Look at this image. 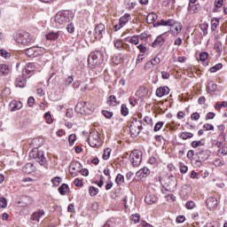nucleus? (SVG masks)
Wrapping results in <instances>:
<instances>
[{
  "mask_svg": "<svg viewBox=\"0 0 227 227\" xmlns=\"http://www.w3.org/2000/svg\"><path fill=\"white\" fill-rule=\"evenodd\" d=\"M74 19V13L70 11H59L56 15H55V26L57 27H63L65 24H68L70 20Z\"/></svg>",
  "mask_w": 227,
  "mask_h": 227,
  "instance_id": "f257e3e1",
  "label": "nucleus"
},
{
  "mask_svg": "<svg viewBox=\"0 0 227 227\" xmlns=\"http://www.w3.org/2000/svg\"><path fill=\"white\" fill-rule=\"evenodd\" d=\"M104 61V53L102 51H94L91 52L88 58V63L91 68L95 67H99Z\"/></svg>",
  "mask_w": 227,
  "mask_h": 227,
  "instance_id": "f03ea898",
  "label": "nucleus"
},
{
  "mask_svg": "<svg viewBox=\"0 0 227 227\" xmlns=\"http://www.w3.org/2000/svg\"><path fill=\"white\" fill-rule=\"evenodd\" d=\"M15 42L20 43L21 45H29L35 42V36L27 32L17 33L14 36Z\"/></svg>",
  "mask_w": 227,
  "mask_h": 227,
  "instance_id": "7ed1b4c3",
  "label": "nucleus"
},
{
  "mask_svg": "<svg viewBox=\"0 0 227 227\" xmlns=\"http://www.w3.org/2000/svg\"><path fill=\"white\" fill-rule=\"evenodd\" d=\"M30 159H35L40 166H45L47 164V158H45V153L35 148L29 153Z\"/></svg>",
  "mask_w": 227,
  "mask_h": 227,
  "instance_id": "20e7f679",
  "label": "nucleus"
},
{
  "mask_svg": "<svg viewBox=\"0 0 227 227\" xmlns=\"http://www.w3.org/2000/svg\"><path fill=\"white\" fill-rule=\"evenodd\" d=\"M88 142L90 146L92 148H97L100 146V134L97 130H92L90 132Z\"/></svg>",
  "mask_w": 227,
  "mask_h": 227,
  "instance_id": "39448f33",
  "label": "nucleus"
},
{
  "mask_svg": "<svg viewBox=\"0 0 227 227\" xmlns=\"http://www.w3.org/2000/svg\"><path fill=\"white\" fill-rule=\"evenodd\" d=\"M143 153L139 150H134L129 154V159L132 166L134 168H137L141 164V161L143 160Z\"/></svg>",
  "mask_w": 227,
  "mask_h": 227,
  "instance_id": "423d86ee",
  "label": "nucleus"
},
{
  "mask_svg": "<svg viewBox=\"0 0 227 227\" xmlns=\"http://www.w3.org/2000/svg\"><path fill=\"white\" fill-rule=\"evenodd\" d=\"M24 52L28 58H38V56H42V54H43V50L40 47L34 46L25 50Z\"/></svg>",
  "mask_w": 227,
  "mask_h": 227,
  "instance_id": "0eeeda50",
  "label": "nucleus"
},
{
  "mask_svg": "<svg viewBox=\"0 0 227 227\" xmlns=\"http://www.w3.org/2000/svg\"><path fill=\"white\" fill-rule=\"evenodd\" d=\"M104 35H106V26L100 23L94 28V36L96 40H102Z\"/></svg>",
  "mask_w": 227,
  "mask_h": 227,
  "instance_id": "6e6552de",
  "label": "nucleus"
},
{
  "mask_svg": "<svg viewBox=\"0 0 227 227\" xmlns=\"http://www.w3.org/2000/svg\"><path fill=\"white\" fill-rule=\"evenodd\" d=\"M45 38L50 42H56V40H61V38H63V31H51L45 35Z\"/></svg>",
  "mask_w": 227,
  "mask_h": 227,
  "instance_id": "1a4fd4ad",
  "label": "nucleus"
},
{
  "mask_svg": "<svg viewBox=\"0 0 227 227\" xmlns=\"http://www.w3.org/2000/svg\"><path fill=\"white\" fill-rule=\"evenodd\" d=\"M1 77H5V79L12 77V66L8 64L1 65Z\"/></svg>",
  "mask_w": 227,
  "mask_h": 227,
  "instance_id": "9d476101",
  "label": "nucleus"
},
{
  "mask_svg": "<svg viewBox=\"0 0 227 227\" xmlns=\"http://www.w3.org/2000/svg\"><path fill=\"white\" fill-rule=\"evenodd\" d=\"M27 74L26 73H23L21 76H18L15 81V86L17 88H26V84L27 82Z\"/></svg>",
  "mask_w": 227,
  "mask_h": 227,
  "instance_id": "9b49d317",
  "label": "nucleus"
},
{
  "mask_svg": "<svg viewBox=\"0 0 227 227\" xmlns=\"http://www.w3.org/2000/svg\"><path fill=\"white\" fill-rule=\"evenodd\" d=\"M137 123H140L139 121H137V119H134L129 126L131 137H137V136H139V129H137Z\"/></svg>",
  "mask_w": 227,
  "mask_h": 227,
  "instance_id": "f8f14e48",
  "label": "nucleus"
},
{
  "mask_svg": "<svg viewBox=\"0 0 227 227\" xmlns=\"http://www.w3.org/2000/svg\"><path fill=\"white\" fill-rule=\"evenodd\" d=\"M206 205L208 208V210H215L218 207L217 198L215 197H209L206 200Z\"/></svg>",
  "mask_w": 227,
  "mask_h": 227,
  "instance_id": "ddd939ff",
  "label": "nucleus"
},
{
  "mask_svg": "<svg viewBox=\"0 0 227 227\" xmlns=\"http://www.w3.org/2000/svg\"><path fill=\"white\" fill-rule=\"evenodd\" d=\"M165 184L168 187V191H175L176 189V177L173 176H168Z\"/></svg>",
  "mask_w": 227,
  "mask_h": 227,
  "instance_id": "4468645a",
  "label": "nucleus"
},
{
  "mask_svg": "<svg viewBox=\"0 0 227 227\" xmlns=\"http://www.w3.org/2000/svg\"><path fill=\"white\" fill-rule=\"evenodd\" d=\"M82 168V165L79 161H74L70 164L69 169L72 176H75V173L74 171H76V173L81 172V169Z\"/></svg>",
  "mask_w": 227,
  "mask_h": 227,
  "instance_id": "2eb2a0df",
  "label": "nucleus"
},
{
  "mask_svg": "<svg viewBox=\"0 0 227 227\" xmlns=\"http://www.w3.org/2000/svg\"><path fill=\"white\" fill-rule=\"evenodd\" d=\"M74 111L79 114H84V113H90L86 111V101H81L75 106Z\"/></svg>",
  "mask_w": 227,
  "mask_h": 227,
  "instance_id": "dca6fc26",
  "label": "nucleus"
},
{
  "mask_svg": "<svg viewBox=\"0 0 227 227\" xmlns=\"http://www.w3.org/2000/svg\"><path fill=\"white\" fill-rule=\"evenodd\" d=\"M175 24V20H160V21H157L153 24L154 27H159V26H169L170 27H173V25Z\"/></svg>",
  "mask_w": 227,
  "mask_h": 227,
  "instance_id": "f3484780",
  "label": "nucleus"
},
{
  "mask_svg": "<svg viewBox=\"0 0 227 227\" xmlns=\"http://www.w3.org/2000/svg\"><path fill=\"white\" fill-rule=\"evenodd\" d=\"M158 200L159 199L157 198V196H155V194H152V193H148L145 197V202L147 205H153V203H157Z\"/></svg>",
  "mask_w": 227,
  "mask_h": 227,
  "instance_id": "a211bd4d",
  "label": "nucleus"
},
{
  "mask_svg": "<svg viewBox=\"0 0 227 227\" xmlns=\"http://www.w3.org/2000/svg\"><path fill=\"white\" fill-rule=\"evenodd\" d=\"M35 72V63H28L25 67V70L23 71V74H26L27 77H31V74Z\"/></svg>",
  "mask_w": 227,
  "mask_h": 227,
  "instance_id": "6ab92c4d",
  "label": "nucleus"
},
{
  "mask_svg": "<svg viewBox=\"0 0 227 227\" xmlns=\"http://www.w3.org/2000/svg\"><path fill=\"white\" fill-rule=\"evenodd\" d=\"M169 94V88L168 87H160L156 90V97H159L160 98L161 97H164V95Z\"/></svg>",
  "mask_w": 227,
  "mask_h": 227,
  "instance_id": "aec40b11",
  "label": "nucleus"
},
{
  "mask_svg": "<svg viewBox=\"0 0 227 227\" xmlns=\"http://www.w3.org/2000/svg\"><path fill=\"white\" fill-rule=\"evenodd\" d=\"M149 173H150V169L145 167L136 173V176H137V178H146Z\"/></svg>",
  "mask_w": 227,
  "mask_h": 227,
  "instance_id": "412c9836",
  "label": "nucleus"
},
{
  "mask_svg": "<svg viewBox=\"0 0 227 227\" xmlns=\"http://www.w3.org/2000/svg\"><path fill=\"white\" fill-rule=\"evenodd\" d=\"M45 215V211L43 209H39L37 212H35L31 215V221H37L40 222V217Z\"/></svg>",
  "mask_w": 227,
  "mask_h": 227,
  "instance_id": "4be33fe9",
  "label": "nucleus"
},
{
  "mask_svg": "<svg viewBox=\"0 0 227 227\" xmlns=\"http://www.w3.org/2000/svg\"><path fill=\"white\" fill-rule=\"evenodd\" d=\"M9 106L11 107V111H19L20 109H22L23 105L20 101L12 100Z\"/></svg>",
  "mask_w": 227,
  "mask_h": 227,
  "instance_id": "5701e85b",
  "label": "nucleus"
},
{
  "mask_svg": "<svg viewBox=\"0 0 227 227\" xmlns=\"http://www.w3.org/2000/svg\"><path fill=\"white\" fill-rule=\"evenodd\" d=\"M165 42H166V39L162 37V35H160L156 37V39L153 43V47H157V46L162 47Z\"/></svg>",
  "mask_w": 227,
  "mask_h": 227,
  "instance_id": "b1692460",
  "label": "nucleus"
},
{
  "mask_svg": "<svg viewBox=\"0 0 227 227\" xmlns=\"http://www.w3.org/2000/svg\"><path fill=\"white\" fill-rule=\"evenodd\" d=\"M210 150H201L200 151L197 155L199 156V159H201V160H207L208 157H210Z\"/></svg>",
  "mask_w": 227,
  "mask_h": 227,
  "instance_id": "393cba45",
  "label": "nucleus"
},
{
  "mask_svg": "<svg viewBox=\"0 0 227 227\" xmlns=\"http://www.w3.org/2000/svg\"><path fill=\"white\" fill-rule=\"evenodd\" d=\"M12 58V51L4 49L1 50L2 61H8Z\"/></svg>",
  "mask_w": 227,
  "mask_h": 227,
  "instance_id": "a878e982",
  "label": "nucleus"
},
{
  "mask_svg": "<svg viewBox=\"0 0 227 227\" xmlns=\"http://www.w3.org/2000/svg\"><path fill=\"white\" fill-rule=\"evenodd\" d=\"M23 173H26L27 175H31L35 171V165L33 163H27L23 168Z\"/></svg>",
  "mask_w": 227,
  "mask_h": 227,
  "instance_id": "bb28decb",
  "label": "nucleus"
},
{
  "mask_svg": "<svg viewBox=\"0 0 227 227\" xmlns=\"http://www.w3.org/2000/svg\"><path fill=\"white\" fill-rule=\"evenodd\" d=\"M159 63H160V59L155 57L145 64V68H151L152 66L155 67V65H159Z\"/></svg>",
  "mask_w": 227,
  "mask_h": 227,
  "instance_id": "cd10ccee",
  "label": "nucleus"
},
{
  "mask_svg": "<svg viewBox=\"0 0 227 227\" xmlns=\"http://www.w3.org/2000/svg\"><path fill=\"white\" fill-rule=\"evenodd\" d=\"M217 91V84L214 82H209L207 84V92L215 93Z\"/></svg>",
  "mask_w": 227,
  "mask_h": 227,
  "instance_id": "c85d7f7f",
  "label": "nucleus"
},
{
  "mask_svg": "<svg viewBox=\"0 0 227 227\" xmlns=\"http://www.w3.org/2000/svg\"><path fill=\"white\" fill-rule=\"evenodd\" d=\"M200 8V4H190L188 6V12L191 15H194V13H198V9Z\"/></svg>",
  "mask_w": 227,
  "mask_h": 227,
  "instance_id": "c756f323",
  "label": "nucleus"
},
{
  "mask_svg": "<svg viewBox=\"0 0 227 227\" xmlns=\"http://www.w3.org/2000/svg\"><path fill=\"white\" fill-rule=\"evenodd\" d=\"M155 20H157V14H155L154 12H151L147 15L146 17L147 24H153Z\"/></svg>",
  "mask_w": 227,
  "mask_h": 227,
  "instance_id": "7c9ffc66",
  "label": "nucleus"
},
{
  "mask_svg": "<svg viewBox=\"0 0 227 227\" xmlns=\"http://www.w3.org/2000/svg\"><path fill=\"white\" fill-rule=\"evenodd\" d=\"M220 20H221V19H219V18H213L211 20V30L212 31H215V29H217Z\"/></svg>",
  "mask_w": 227,
  "mask_h": 227,
  "instance_id": "2f4dec72",
  "label": "nucleus"
},
{
  "mask_svg": "<svg viewBox=\"0 0 227 227\" xmlns=\"http://www.w3.org/2000/svg\"><path fill=\"white\" fill-rule=\"evenodd\" d=\"M70 191V188L68 187V184H63L59 188V192L61 194V196H65L67 194V192Z\"/></svg>",
  "mask_w": 227,
  "mask_h": 227,
  "instance_id": "473e14b6",
  "label": "nucleus"
},
{
  "mask_svg": "<svg viewBox=\"0 0 227 227\" xmlns=\"http://www.w3.org/2000/svg\"><path fill=\"white\" fill-rule=\"evenodd\" d=\"M193 137H194V135L192 133L187 132V131L182 132L179 135L180 139H184V140L191 139Z\"/></svg>",
  "mask_w": 227,
  "mask_h": 227,
  "instance_id": "72a5a7b5",
  "label": "nucleus"
},
{
  "mask_svg": "<svg viewBox=\"0 0 227 227\" xmlns=\"http://www.w3.org/2000/svg\"><path fill=\"white\" fill-rule=\"evenodd\" d=\"M107 104H108L109 106H118V104H120V102H118V101L116 100V96L111 95V96L108 98Z\"/></svg>",
  "mask_w": 227,
  "mask_h": 227,
  "instance_id": "f704fd0d",
  "label": "nucleus"
},
{
  "mask_svg": "<svg viewBox=\"0 0 227 227\" xmlns=\"http://www.w3.org/2000/svg\"><path fill=\"white\" fill-rule=\"evenodd\" d=\"M129 19H130V15L129 13L124 14L122 17L120 18L119 22L123 26L129 22Z\"/></svg>",
  "mask_w": 227,
  "mask_h": 227,
  "instance_id": "c9c22d12",
  "label": "nucleus"
},
{
  "mask_svg": "<svg viewBox=\"0 0 227 227\" xmlns=\"http://www.w3.org/2000/svg\"><path fill=\"white\" fill-rule=\"evenodd\" d=\"M221 68H223V64L218 63V64L213 66V67L209 69V72H211V74H215V72H217L218 70H221Z\"/></svg>",
  "mask_w": 227,
  "mask_h": 227,
  "instance_id": "e433bc0d",
  "label": "nucleus"
},
{
  "mask_svg": "<svg viewBox=\"0 0 227 227\" xmlns=\"http://www.w3.org/2000/svg\"><path fill=\"white\" fill-rule=\"evenodd\" d=\"M121 114L122 116H129V108L127 107V105L122 104L121 106Z\"/></svg>",
  "mask_w": 227,
  "mask_h": 227,
  "instance_id": "4c0bfd02",
  "label": "nucleus"
},
{
  "mask_svg": "<svg viewBox=\"0 0 227 227\" xmlns=\"http://www.w3.org/2000/svg\"><path fill=\"white\" fill-rule=\"evenodd\" d=\"M179 169H180V172L182 173V175H185V173H187V171H189V168L187 166H185V164H184L183 162L179 163Z\"/></svg>",
  "mask_w": 227,
  "mask_h": 227,
  "instance_id": "58836bf2",
  "label": "nucleus"
},
{
  "mask_svg": "<svg viewBox=\"0 0 227 227\" xmlns=\"http://www.w3.org/2000/svg\"><path fill=\"white\" fill-rule=\"evenodd\" d=\"M115 182L118 185H121V184H123V182H125V177L123 176V175L118 174L115 178Z\"/></svg>",
  "mask_w": 227,
  "mask_h": 227,
  "instance_id": "ea45409f",
  "label": "nucleus"
},
{
  "mask_svg": "<svg viewBox=\"0 0 227 227\" xmlns=\"http://www.w3.org/2000/svg\"><path fill=\"white\" fill-rule=\"evenodd\" d=\"M89 194L91 197L97 196V194H98V188H95L94 186H90L89 188Z\"/></svg>",
  "mask_w": 227,
  "mask_h": 227,
  "instance_id": "a19ab883",
  "label": "nucleus"
},
{
  "mask_svg": "<svg viewBox=\"0 0 227 227\" xmlns=\"http://www.w3.org/2000/svg\"><path fill=\"white\" fill-rule=\"evenodd\" d=\"M130 219L133 221V223H137L141 221V215L139 214H135L130 215Z\"/></svg>",
  "mask_w": 227,
  "mask_h": 227,
  "instance_id": "79ce46f5",
  "label": "nucleus"
},
{
  "mask_svg": "<svg viewBox=\"0 0 227 227\" xmlns=\"http://www.w3.org/2000/svg\"><path fill=\"white\" fill-rule=\"evenodd\" d=\"M173 27H174L176 35H178V33H180L182 31V23L175 21Z\"/></svg>",
  "mask_w": 227,
  "mask_h": 227,
  "instance_id": "37998d69",
  "label": "nucleus"
},
{
  "mask_svg": "<svg viewBox=\"0 0 227 227\" xmlns=\"http://www.w3.org/2000/svg\"><path fill=\"white\" fill-rule=\"evenodd\" d=\"M51 183L54 185V187H58L61 184V177H54L53 179H51Z\"/></svg>",
  "mask_w": 227,
  "mask_h": 227,
  "instance_id": "c03bdc74",
  "label": "nucleus"
},
{
  "mask_svg": "<svg viewBox=\"0 0 227 227\" xmlns=\"http://www.w3.org/2000/svg\"><path fill=\"white\" fill-rule=\"evenodd\" d=\"M130 43H133V45H137L139 43V35H133L129 39Z\"/></svg>",
  "mask_w": 227,
  "mask_h": 227,
  "instance_id": "a18cd8bd",
  "label": "nucleus"
},
{
  "mask_svg": "<svg viewBox=\"0 0 227 227\" xmlns=\"http://www.w3.org/2000/svg\"><path fill=\"white\" fill-rule=\"evenodd\" d=\"M163 126L164 121H158L153 128L154 132H159V130H160V129H162Z\"/></svg>",
  "mask_w": 227,
  "mask_h": 227,
  "instance_id": "49530a36",
  "label": "nucleus"
},
{
  "mask_svg": "<svg viewBox=\"0 0 227 227\" xmlns=\"http://www.w3.org/2000/svg\"><path fill=\"white\" fill-rule=\"evenodd\" d=\"M102 114L105 116V118H106L107 120H111V118H113V112H109L107 110H103L102 111Z\"/></svg>",
  "mask_w": 227,
  "mask_h": 227,
  "instance_id": "de8ad7c7",
  "label": "nucleus"
},
{
  "mask_svg": "<svg viewBox=\"0 0 227 227\" xmlns=\"http://www.w3.org/2000/svg\"><path fill=\"white\" fill-rule=\"evenodd\" d=\"M110 155H111V149H109V148L105 149L104 154L102 156L104 160H107V159H109Z\"/></svg>",
  "mask_w": 227,
  "mask_h": 227,
  "instance_id": "09e8293b",
  "label": "nucleus"
},
{
  "mask_svg": "<svg viewBox=\"0 0 227 227\" xmlns=\"http://www.w3.org/2000/svg\"><path fill=\"white\" fill-rule=\"evenodd\" d=\"M22 201H27L25 202V206L27 207V205H31V203H33V199L29 196H23Z\"/></svg>",
  "mask_w": 227,
  "mask_h": 227,
  "instance_id": "8fccbe9b",
  "label": "nucleus"
},
{
  "mask_svg": "<svg viewBox=\"0 0 227 227\" xmlns=\"http://www.w3.org/2000/svg\"><path fill=\"white\" fill-rule=\"evenodd\" d=\"M114 47L118 49V51H121V49H123V43L121 40H117L114 42Z\"/></svg>",
  "mask_w": 227,
  "mask_h": 227,
  "instance_id": "3c124183",
  "label": "nucleus"
},
{
  "mask_svg": "<svg viewBox=\"0 0 227 227\" xmlns=\"http://www.w3.org/2000/svg\"><path fill=\"white\" fill-rule=\"evenodd\" d=\"M185 207H186V208H188V210H192V208H194V207H196V204L194 203V201L189 200L186 202Z\"/></svg>",
  "mask_w": 227,
  "mask_h": 227,
  "instance_id": "603ef678",
  "label": "nucleus"
},
{
  "mask_svg": "<svg viewBox=\"0 0 227 227\" xmlns=\"http://www.w3.org/2000/svg\"><path fill=\"white\" fill-rule=\"evenodd\" d=\"M66 86H70L74 82V76H67L64 81Z\"/></svg>",
  "mask_w": 227,
  "mask_h": 227,
  "instance_id": "864d4df0",
  "label": "nucleus"
},
{
  "mask_svg": "<svg viewBox=\"0 0 227 227\" xmlns=\"http://www.w3.org/2000/svg\"><path fill=\"white\" fill-rule=\"evenodd\" d=\"M222 107H227V102L226 101H223L222 103H216L215 104V109H217V111H219V109H221Z\"/></svg>",
  "mask_w": 227,
  "mask_h": 227,
  "instance_id": "5fc2aeb1",
  "label": "nucleus"
},
{
  "mask_svg": "<svg viewBox=\"0 0 227 227\" xmlns=\"http://www.w3.org/2000/svg\"><path fill=\"white\" fill-rule=\"evenodd\" d=\"M203 145H205V144L201 141H192V148H198V146H203Z\"/></svg>",
  "mask_w": 227,
  "mask_h": 227,
  "instance_id": "6e6d98bb",
  "label": "nucleus"
},
{
  "mask_svg": "<svg viewBox=\"0 0 227 227\" xmlns=\"http://www.w3.org/2000/svg\"><path fill=\"white\" fill-rule=\"evenodd\" d=\"M200 61H207L208 59V52H202L200 55Z\"/></svg>",
  "mask_w": 227,
  "mask_h": 227,
  "instance_id": "4d7b16f0",
  "label": "nucleus"
},
{
  "mask_svg": "<svg viewBox=\"0 0 227 227\" xmlns=\"http://www.w3.org/2000/svg\"><path fill=\"white\" fill-rule=\"evenodd\" d=\"M77 139V136L75 134H72L68 137V141L70 145H74L75 143V140Z\"/></svg>",
  "mask_w": 227,
  "mask_h": 227,
  "instance_id": "13d9d810",
  "label": "nucleus"
},
{
  "mask_svg": "<svg viewBox=\"0 0 227 227\" xmlns=\"http://www.w3.org/2000/svg\"><path fill=\"white\" fill-rule=\"evenodd\" d=\"M67 33H74V31H75V27H74V25L72 23H69L67 26Z\"/></svg>",
  "mask_w": 227,
  "mask_h": 227,
  "instance_id": "bf43d9fd",
  "label": "nucleus"
},
{
  "mask_svg": "<svg viewBox=\"0 0 227 227\" xmlns=\"http://www.w3.org/2000/svg\"><path fill=\"white\" fill-rule=\"evenodd\" d=\"M74 184L75 187H82V185H83L82 180L79 179V178H75L74 181Z\"/></svg>",
  "mask_w": 227,
  "mask_h": 227,
  "instance_id": "052dcab7",
  "label": "nucleus"
},
{
  "mask_svg": "<svg viewBox=\"0 0 227 227\" xmlns=\"http://www.w3.org/2000/svg\"><path fill=\"white\" fill-rule=\"evenodd\" d=\"M67 118H72L74 116V109L67 108L66 112Z\"/></svg>",
  "mask_w": 227,
  "mask_h": 227,
  "instance_id": "680f3d73",
  "label": "nucleus"
},
{
  "mask_svg": "<svg viewBox=\"0 0 227 227\" xmlns=\"http://www.w3.org/2000/svg\"><path fill=\"white\" fill-rule=\"evenodd\" d=\"M44 118H45L47 123H52V117L51 116V113L47 112L44 114Z\"/></svg>",
  "mask_w": 227,
  "mask_h": 227,
  "instance_id": "e2e57ef3",
  "label": "nucleus"
},
{
  "mask_svg": "<svg viewBox=\"0 0 227 227\" xmlns=\"http://www.w3.org/2000/svg\"><path fill=\"white\" fill-rule=\"evenodd\" d=\"M27 106L28 107H33V106H35V98L33 97L28 98Z\"/></svg>",
  "mask_w": 227,
  "mask_h": 227,
  "instance_id": "0e129e2a",
  "label": "nucleus"
},
{
  "mask_svg": "<svg viewBox=\"0 0 227 227\" xmlns=\"http://www.w3.org/2000/svg\"><path fill=\"white\" fill-rule=\"evenodd\" d=\"M137 49L139 50L140 52H142V54H145L147 51L146 46H145L143 44H139L137 46Z\"/></svg>",
  "mask_w": 227,
  "mask_h": 227,
  "instance_id": "69168bd1",
  "label": "nucleus"
},
{
  "mask_svg": "<svg viewBox=\"0 0 227 227\" xmlns=\"http://www.w3.org/2000/svg\"><path fill=\"white\" fill-rule=\"evenodd\" d=\"M190 178H196L199 180L200 178V174L196 173V171L192 170L190 174Z\"/></svg>",
  "mask_w": 227,
  "mask_h": 227,
  "instance_id": "338daca9",
  "label": "nucleus"
},
{
  "mask_svg": "<svg viewBox=\"0 0 227 227\" xmlns=\"http://www.w3.org/2000/svg\"><path fill=\"white\" fill-rule=\"evenodd\" d=\"M203 129L206 130H214V125L207 123L204 124Z\"/></svg>",
  "mask_w": 227,
  "mask_h": 227,
  "instance_id": "774afa93",
  "label": "nucleus"
}]
</instances>
